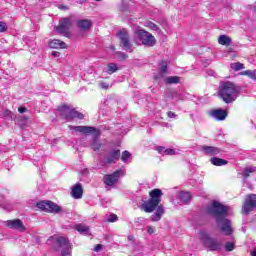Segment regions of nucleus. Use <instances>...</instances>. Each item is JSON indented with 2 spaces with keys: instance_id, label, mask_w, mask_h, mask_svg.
I'll return each mask as SVG.
<instances>
[{
  "instance_id": "nucleus-52",
  "label": "nucleus",
  "mask_w": 256,
  "mask_h": 256,
  "mask_svg": "<svg viewBox=\"0 0 256 256\" xmlns=\"http://www.w3.org/2000/svg\"><path fill=\"white\" fill-rule=\"evenodd\" d=\"M65 37H69V32L67 30L65 31Z\"/></svg>"
},
{
  "instance_id": "nucleus-30",
  "label": "nucleus",
  "mask_w": 256,
  "mask_h": 256,
  "mask_svg": "<svg viewBox=\"0 0 256 256\" xmlns=\"http://www.w3.org/2000/svg\"><path fill=\"white\" fill-rule=\"evenodd\" d=\"M116 71H119V67H117V64L115 63L108 64V70H107L108 75H113V73H116Z\"/></svg>"
},
{
  "instance_id": "nucleus-35",
  "label": "nucleus",
  "mask_w": 256,
  "mask_h": 256,
  "mask_svg": "<svg viewBox=\"0 0 256 256\" xmlns=\"http://www.w3.org/2000/svg\"><path fill=\"white\" fill-rule=\"evenodd\" d=\"M235 249V243L227 242L225 245V251H233Z\"/></svg>"
},
{
  "instance_id": "nucleus-48",
  "label": "nucleus",
  "mask_w": 256,
  "mask_h": 256,
  "mask_svg": "<svg viewBox=\"0 0 256 256\" xmlns=\"http://www.w3.org/2000/svg\"><path fill=\"white\" fill-rule=\"evenodd\" d=\"M101 248H102V245L98 244L95 246L94 251L99 252V251H101Z\"/></svg>"
},
{
  "instance_id": "nucleus-21",
  "label": "nucleus",
  "mask_w": 256,
  "mask_h": 256,
  "mask_svg": "<svg viewBox=\"0 0 256 256\" xmlns=\"http://www.w3.org/2000/svg\"><path fill=\"white\" fill-rule=\"evenodd\" d=\"M78 27L81 31H89V29H91V21L88 19L79 20Z\"/></svg>"
},
{
  "instance_id": "nucleus-20",
  "label": "nucleus",
  "mask_w": 256,
  "mask_h": 256,
  "mask_svg": "<svg viewBox=\"0 0 256 256\" xmlns=\"http://www.w3.org/2000/svg\"><path fill=\"white\" fill-rule=\"evenodd\" d=\"M232 42H233V40L231 39V37H229L227 35H220L218 37L219 45H224L225 47H229V45H231Z\"/></svg>"
},
{
  "instance_id": "nucleus-1",
  "label": "nucleus",
  "mask_w": 256,
  "mask_h": 256,
  "mask_svg": "<svg viewBox=\"0 0 256 256\" xmlns=\"http://www.w3.org/2000/svg\"><path fill=\"white\" fill-rule=\"evenodd\" d=\"M209 215H212L216 219L217 225L220 230L223 231L224 235H232L233 227H231V220L227 219L229 215V207L221 204L218 201L212 202L207 209Z\"/></svg>"
},
{
  "instance_id": "nucleus-38",
  "label": "nucleus",
  "mask_w": 256,
  "mask_h": 256,
  "mask_svg": "<svg viewBox=\"0 0 256 256\" xmlns=\"http://www.w3.org/2000/svg\"><path fill=\"white\" fill-rule=\"evenodd\" d=\"M165 150H166V148L163 146L156 147V151H158V153H160V155H165Z\"/></svg>"
},
{
  "instance_id": "nucleus-17",
  "label": "nucleus",
  "mask_w": 256,
  "mask_h": 256,
  "mask_svg": "<svg viewBox=\"0 0 256 256\" xmlns=\"http://www.w3.org/2000/svg\"><path fill=\"white\" fill-rule=\"evenodd\" d=\"M201 151L204 153V155H210V157L219 155L221 153L220 148L215 146H201Z\"/></svg>"
},
{
  "instance_id": "nucleus-31",
  "label": "nucleus",
  "mask_w": 256,
  "mask_h": 256,
  "mask_svg": "<svg viewBox=\"0 0 256 256\" xmlns=\"http://www.w3.org/2000/svg\"><path fill=\"white\" fill-rule=\"evenodd\" d=\"M256 168L253 166L250 167H246L243 171V177L244 179H247V177H249V175H251V173H255Z\"/></svg>"
},
{
  "instance_id": "nucleus-36",
  "label": "nucleus",
  "mask_w": 256,
  "mask_h": 256,
  "mask_svg": "<svg viewBox=\"0 0 256 256\" xmlns=\"http://www.w3.org/2000/svg\"><path fill=\"white\" fill-rule=\"evenodd\" d=\"M147 27H149V29H152V31H159V26H157L153 22H148Z\"/></svg>"
},
{
  "instance_id": "nucleus-43",
  "label": "nucleus",
  "mask_w": 256,
  "mask_h": 256,
  "mask_svg": "<svg viewBox=\"0 0 256 256\" xmlns=\"http://www.w3.org/2000/svg\"><path fill=\"white\" fill-rule=\"evenodd\" d=\"M147 233H149V235H153V233H155V227L147 226Z\"/></svg>"
},
{
  "instance_id": "nucleus-49",
  "label": "nucleus",
  "mask_w": 256,
  "mask_h": 256,
  "mask_svg": "<svg viewBox=\"0 0 256 256\" xmlns=\"http://www.w3.org/2000/svg\"><path fill=\"white\" fill-rule=\"evenodd\" d=\"M53 57H59L60 53L57 51L52 52Z\"/></svg>"
},
{
  "instance_id": "nucleus-13",
  "label": "nucleus",
  "mask_w": 256,
  "mask_h": 256,
  "mask_svg": "<svg viewBox=\"0 0 256 256\" xmlns=\"http://www.w3.org/2000/svg\"><path fill=\"white\" fill-rule=\"evenodd\" d=\"M70 196L72 199H83V185L76 183L70 188Z\"/></svg>"
},
{
  "instance_id": "nucleus-16",
  "label": "nucleus",
  "mask_w": 256,
  "mask_h": 256,
  "mask_svg": "<svg viewBox=\"0 0 256 256\" xmlns=\"http://www.w3.org/2000/svg\"><path fill=\"white\" fill-rule=\"evenodd\" d=\"M120 157H121V151L120 150H113L105 158V163L107 165H111V163H115V162L119 161Z\"/></svg>"
},
{
  "instance_id": "nucleus-44",
  "label": "nucleus",
  "mask_w": 256,
  "mask_h": 256,
  "mask_svg": "<svg viewBox=\"0 0 256 256\" xmlns=\"http://www.w3.org/2000/svg\"><path fill=\"white\" fill-rule=\"evenodd\" d=\"M7 29V24L0 22V33H3Z\"/></svg>"
},
{
  "instance_id": "nucleus-45",
  "label": "nucleus",
  "mask_w": 256,
  "mask_h": 256,
  "mask_svg": "<svg viewBox=\"0 0 256 256\" xmlns=\"http://www.w3.org/2000/svg\"><path fill=\"white\" fill-rule=\"evenodd\" d=\"M63 113H65V105L57 109V114L63 115Z\"/></svg>"
},
{
  "instance_id": "nucleus-53",
  "label": "nucleus",
  "mask_w": 256,
  "mask_h": 256,
  "mask_svg": "<svg viewBox=\"0 0 256 256\" xmlns=\"http://www.w3.org/2000/svg\"><path fill=\"white\" fill-rule=\"evenodd\" d=\"M250 9H252V11H255V7L251 6Z\"/></svg>"
},
{
  "instance_id": "nucleus-33",
  "label": "nucleus",
  "mask_w": 256,
  "mask_h": 256,
  "mask_svg": "<svg viewBox=\"0 0 256 256\" xmlns=\"http://www.w3.org/2000/svg\"><path fill=\"white\" fill-rule=\"evenodd\" d=\"M131 157V153L127 150H125L123 153H122V156H121V159L123 161V163H127V160Z\"/></svg>"
},
{
  "instance_id": "nucleus-11",
  "label": "nucleus",
  "mask_w": 256,
  "mask_h": 256,
  "mask_svg": "<svg viewBox=\"0 0 256 256\" xmlns=\"http://www.w3.org/2000/svg\"><path fill=\"white\" fill-rule=\"evenodd\" d=\"M84 115L81 112H77L75 109H71L69 105H65V119L66 121H72V119H84Z\"/></svg>"
},
{
  "instance_id": "nucleus-55",
  "label": "nucleus",
  "mask_w": 256,
  "mask_h": 256,
  "mask_svg": "<svg viewBox=\"0 0 256 256\" xmlns=\"http://www.w3.org/2000/svg\"><path fill=\"white\" fill-rule=\"evenodd\" d=\"M95 1H101V0H95Z\"/></svg>"
},
{
  "instance_id": "nucleus-26",
  "label": "nucleus",
  "mask_w": 256,
  "mask_h": 256,
  "mask_svg": "<svg viewBox=\"0 0 256 256\" xmlns=\"http://www.w3.org/2000/svg\"><path fill=\"white\" fill-rule=\"evenodd\" d=\"M56 31L61 35H65V18H61L59 25L56 27Z\"/></svg>"
},
{
  "instance_id": "nucleus-37",
  "label": "nucleus",
  "mask_w": 256,
  "mask_h": 256,
  "mask_svg": "<svg viewBox=\"0 0 256 256\" xmlns=\"http://www.w3.org/2000/svg\"><path fill=\"white\" fill-rule=\"evenodd\" d=\"M118 217L116 214H110V216L108 217L107 221L109 223H115V221H118Z\"/></svg>"
},
{
  "instance_id": "nucleus-14",
  "label": "nucleus",
  "mask_w": 256,
  "mask_h": 256,
  "mask_svg": "<svg viewBox=\"0 0 256 256\" xmlns=\"http://www.w3.org/2000/svg\"><path fill=\"white\" fill-rule=\"evenodd\" d=\"M6 226L10 229H16V231H20L21 233L25 232L27 229L25 225H23V221L19 219L6 221Z\"/></svg>"
},
{
  "instance_id": "nucleus-34",
  "label": "nucleus",
  "mask_w": 256,
  "mask_h": 256,
  "mask_svg": "<svg viewBox=\"0 0 256 256\" xmlns=\"http://www.w3.org/2000/svg\"><path fill=\"white\" fill-rule=\"evenodd\" d=\"M119 61H125V59H128V55L125 52H117L116 53Z\"/></svg>"
},
{
  "instance_id": "nucleus-51",
  "label": "nucleus",
  "mask_w": 256,
  "mask_h": 256,
  "mask_svg": "<svg viewBox=\"0 0 256 256\" xmlns=\"http://www.w3.org/2000/svg\"><path fill=\"white\" fill-rule=\"evenodd\" d=\"M134 237L133 236H128V241H133Z\"/></svg>"
},
{
  "instance_id": "nucleus-9",
  "label": "nucleus",
  "mask_w": 256,
  "mask_h": 256,
  "mask_svg": "<svg viewBox=\"0 0 256 256\" xmlns=\"http://www.w3.org/2000/svg\"><path fill=\"white\" fill-rule=\"evenodd\" d=\"M36 207L45 211V213H59L60 208L55 203L51 201H40L37 202Z\"/></svg>"
},
{
  "instance_id": "nucleus-32",
  "label": "nucleus",
  "mask_w": 256,
  "mask_h": 256,
  "mask_svg": "<svg viewBox=\"0 0 256 256\" xmlns=\"http://www.w3.org/2000/svg\"><path fill=\"white\" fill-rule=\"evenodd\" d=\"M242 75H247L253 81H256V71L255 70H246L242 73Z\"/></svg>"
},
{
  "instance_id": "nucleus-42",
  "label": "nucleus",
  "mask_w": 256,
  "mask_h": 256,
  "mask_svg": "<svg viewBox=\"0 0 256 256\" xmlns=\"http://www.w3.org/2000/svg\"><path fill=\"white\" fill-rule=\"evenodd\" d=\"M99 87H101V89H109L110 86L106 82H100Z\"/></svg>"
},
{
  "instance_id": "nucleus-27",
  "label": "nucleus",
  "mask_w": 256,
  "mask_h": 256,
  "mask_svg": "<svg viewBox=\"0 0 256 256\" xmlns=\"http://www.w3.org/2000/svg\"><path fill=\"white\" fill-rule=\"evenodd\" d=\"M73 251V245L70 243L69 240L65 239V256H71Z\"/></svg>"
},
{
  "instance_id": "nucleus-5",
  "label": "nucleus",
  "mask_w": 256,
  "mask_h": 256,
  "mask_svg": "<svg viewBox=\"0 0 256 256\" xmlns=\"http://www.w3.org/2000/svg\"><path fill=\"white\" fill-rule=\"evenodd\" d=\"M69 129H73L77 133H83L84 135H89L91 133L95 134V138L92 141L93 151H99L101 149V142H99V130L93 126H69Z\"/></svg>"
},
{
  "instance_id": "nucleus-4",
  "label": "nucleus",
  "mask_w": 256,
  "mask_h": 256,
  "mask_svg": "<svg viewBox=\"0 0 256 256\" xmlns=\"http://www.w3.org/2000/svg\"><path fill=\"white\" fill-rule=\"evenodd\" d=\"M134 41L136 45H144L145 47H155L157 44V39H155V36L143 29L135 30Z\"/></svg>"
},
{
  "instance_id": "nucleus-25",
  "label": "nucleus",
  "mask_w": 256,
  "mask_h": 256,
  "mask_svg": "<svg viewBox=\"0 0 256 256\" xmlns=\"http://www.w3.org/2000/svg\"><path fill=\"white\" fill-rule=\"evenodd\" d=\"M179 81H181V78L179 76H170L165 78V83H167L168 85L177 84L179 83Z\"/></svg>"
},
{
  "instance_id": "nucleus-3",
  "label": "nucleus",
  "mask_w": 256,
  "mask_h": 256,
  "mask_svg": "<svg viewBox=\"0 0 256 256\" xmlns=\"http://www.w3.org/2000/svg\"><path fill=\"white\" fill-rule=\"evenodd\" d=\"M150 199L144 201L141 204V208L145 213H153L157 207H159V203H161V197L163 196V191L161 189H153L149 192Z\"/></svg>"
},
{
  "instance_id": "nucleus-18",
  "label": "nucleus",
  "mask_w": 256,
  "mask_h": 256,
  "mask_svg": "<svg viewBox=\"0 0 256 256\" xmlns=\"http://www.w3.org/2000/svg\"><path fill=\"white\" fill-rule=\"evenodd\" d=\"M48 46L50 49H65V42L59 39H54L49 41Z\"/></svg>"
},
{
  "instance_id": "nucleus-56",
  "label": "nucleus",
  "mask_w": 256,
  "mask_h": 256,
  "mask_svg": "<svg viewBox=\"0 0 256 256\" xmlns=\"http://www.w3.org/2000/svg\"><path fill=\"white\" fill-rule=\"evenodd\" d=\"M7 113H11V112L8 111Z\"/></svg>"
},
{
  "instance_id": "nucleus-54",
  "label": "nucleus",
  "mask_w": 256,
  "mask_h": 256,
  "mask_svg": "<svg viewBox=\"0 0 256 256\" xmlns=\"http://www.w3.org/2000/svg\"><path fill=\"white\" fill-rule=\"evenodd\" d=\"M61 9H65V6H61Z\"/></svg>"
},
{
  "instance_id": "nucleus-39",
  "label": "nucleus",
  "mask_w": 256,
  "mask_h": 256,
  "mask_svg": "<svg viewBox=\"0 0 256 256\" xmlns=\"http://www.w3.org/2000/svg\"><path fill=\"white\" fill-rule=\"evenodd\" d=\"M164 155H175V150L171 148H166Z\"/></svg>"
},
{
  "instance_id": "nucleus-22",
  "label": "nucleus",
  "mask_w": 256,
  "mask_h": 256,
  "mask_svg": "<svg viewBox=\"0 0 256 256\" xmlns=\"http://www.w3.org/2000/svg\"><path fill=\"white\" fill-rule=\"evenodd\" d=\"M166 73H167V61H161L160 62L159 73L156 76V79H161V78L165 77Z\"/></svg>"
},
{
  "instance_id": "nucleus-41",
  "label": "nucleus",
  "mask_w": 256,
  "mask_h": 256,
  "mask_svg": "<svg viewBox=\"0 0 256 256\" xmlns=\"http://www.w3.org/2000/svg\"><path fill=\"white\" fill-rule=\"evenodd\" d=\"M167 116L169 119H177V114H175L173 111L167 112Z\"/></svg>"
},
{
  "instance_id": "nucleus-29",
  "label": "nucleus",
  "mask_w": 256,
  "mask_h": 256,
  "mask_svg": "<svg viewBox=\"0 0 256 256\" xmlns=\"http://www.w3.org/2000/svg\"><path fill=\"white\" fill-rule=\"evenodd\" d=\"M75 229L76 231H78V233H84V234L89 233V228L87 227V225H84V224L76 225Z\"/></svg>"
},
{
  "instance_id": "nucleus-24",
  "label": "nucleus",
  "mask_w": 256,
  "mask_h": 256,
  "mask_svg": "<svg viewBox=\"0 0 256 256\" xmlns=\"http://www.w3.org/2000/svg\"><path fill=\"white\" fill-rule=\"evenodd\" d=\"M179 199L182 203H189V201H191V194L189 192H181Z\"/></svg>"
},
{
  "instance_id": "nucleus-50",
  "label": "nucleus",
  "mask_w": 256,
  "mask_h": 256,
  "mask_svg": "<svg viewBox=\"0 0 256 256\" xmlns=\"http://www.w3.org/2000/svg\"><path fill=\"white\" fill-rule=\"evenodd\" d=\"M251 256H256V248L253 249V251L250 252Z\"/></svg>"
},
{
  "instance_id": "nucleus-40",
  "label": "nucleus",
  "mask_w": 256,
  "mask_h": 256,
  "mask_svg": "<svg viewBox=\"0 0 256 256\" xmlns=\"http://www.w3.org/2000/svg\"><path fill=\"white\" fill-rule=\"evenodd\" d=\"M206 74L208 75V77H215L217 75V73H215V71L211 69L206 70Z\"/></svg>"
},
{
  "instance_id": "nucleus-10",
  "label": "nucleus",
  "mask_w": 256,
  "mask_h": 256,
  "mask_svg": "<svg viewBox=\"0 0 256 256\" xmlns=\"http://www.w3.org/2000/svg\"><path fill=\"white\" fill-rule=\"evenodd\" d=\"M253 209H256V194H250L246 197L244 205L242 206V213L249 215Z\"/></svg>"
},
{
  "instance_id": "nucleus-28",
  "label": "nucleus",
  "mask_w": 256,
  "mask_h": 256,
  "mask_svg": "<svg viewBox=\"0 0 256 256\" xmlns=\"http://www.w3.org/2000/svg\"><path fill=\"white\" fill-rule=\"evenodd\" d=\"M230 67L233 71H241L242 69H245V66L241 62L231 63Z\"/></svg>"
},
{
  "instance_id": "nucleus-15",
  "label": "nucleus",
  "mask_w": 256,
  "mask_h": 256,
  "mask_svg": "<svg viewBox=\"0 0 256 256\" xmlns=\"http://www.w3.org/2000/svg\"><path fill=\"white\" fill-rule=\"evenodd\" d=\"M211 117H213L216 121H225L227 119V110L216 109L210 112Z\"/></svg>"
},
{
  "instance_id": "nucleus-46",
  "label": "nucleus",
  "mask_w": 256,
  "mask_h": 256,
  "mask_svg": "<svg viewBox=\"0 0 256 256\" xmlns=\"http://www.w3.org/2000/svg\"><path fill=\"white\" fill-rule=\"evenodd\" d=\"M18 112L19 113H27V109L25 107H19Z\"/></svg>"
},
{
  "instance_id": "nucleus-23",
  "label": "nucleus",
  "mask_w": 256,
  "mask_h": 256,
  "mask_svg": "<svg viewBox=\"0 0 256 256\" xmlns=\"http://www.w3.org/2000/svg\"><path fill=\"white\" fill-rule=\"evenodd\" d=\"M210 163H212V165H215L216 167H223L229 162L223 158L213 157L210 159Z\"/></svg>"
},
{
  "instance_id": "nucleus-47",
  "label": "nucleus",
  "mask_w": 256,
  "mask_h": 256,
  "mask_svg": "<svg viewBox=\"0 0 256 256\" xmlns=\"http://www.w3.org/2000/svg\"><path fill=\"white\" fill-rule=\"evenodd\" d=\"M69 25H71V19L65 18V27L67 28Z\"/></svg>"
},
{
  "instance_id": "nucleus-12",
  "label": "nucleus",
  "mask_w": 256,
  "mask_h": 256,
  "mask_svg": "<svg viewBox=\"0 0 256 256\" xmlns=\"http://www.w3.org/2000/svg\"><path fill=\"white\" fill-rule=\"evenodd\" d=\"M120 176H121V170H117L110 175H105L103 177V181H104L105 185H108V187H112V185L117 183Z\"/></svg>"
},
{
  "instance_id": "nucleus-7",
  "label": "nucleus",
  "mask_w": 256,
  "mask_h": 256,
  "mask_svg": "<svg viewBox=\"0 0 256 256\" xmlns=\"http://www.w3.org/2000/svg\"><path fill=\"white\" fill-rule=\"evenodd\" d=\"M200 237L201 241H203L205 247H207L209 251H221V249H223V244L221 241L217 240V238H213L205 232H201Z\"/></svg>"
},
{
  "instance_id": "nucleus-8",
  "label": "nucleus",
  "mask_w": 256,
  "mask_h": 256,
  "mask_svg": "<svg viewBox=\"0 0 256 256\" xmlns=\"http://www.w3.org/2000/svg\"><path fill=\"white\" fill-rule=\"evenodd\" d=\"M117 37L120 41V47L124 51H127L128 53H133L134 47L133 44L131 43V39L129 37V32L126 29H122L117 32Z\"/></svg>"
},
{
  "instance_id": "nucleus-6",
  "label": "nucleus",
  "mask_w": 256,
  "mask_h": 256,
  "mask_svg": "<svg viewBox=\"0 0 256 256\" xmlns=\"http://www.w3.org/2000/svg\"><path fill=\"white\" fill-rule=\"evenodd\" d=\"M47 245H50L58 255L65 256V237L54 235L48 238Z\"/></svg>"
},
{
  "instance_id": "nucleus-2",
  "label": "nucleus",
  "mask_w": 256,
  "mask_h": 256,
  "mask_svg": "<svg viewBox=\"0 0 256 256\" xmlns=\"http://www.w3.org/2000/svg\"><path fill=\"white\" fill-rule=\"evenodd\" d=\"M239 93H241V87L239 85L231 82V81H222L220 82L218 89V97L224 101V103H233V101H237V97H239Z\"/></svg>"
},
{
  "instance_id": "nucleus-19",
  "label": "nucleus",
  "mask_w": 256,
  "mask_h": 256,
  "mask_svg": "<svg viewBox=\"0 0 256 256\" xmlns=\"http://www.w3.org/2000/svg\"><path fill=\"white\" fill-rule=\"evenodd\" d=\"M165 213L162 205L156 207V213L151 216V221H161V217Z\"/></svg>"
}]
</instances>
